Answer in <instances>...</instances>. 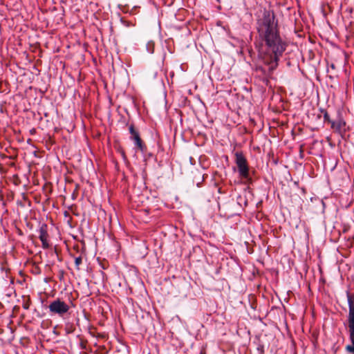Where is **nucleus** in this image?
Returning <instances> with one entry per match:
<instances>
[{"instance_id": "nucleus-1", "label": "nucleus", "mask_w": 354, "mask_h": 354, "mask_svg": "<svg viewBox=\"0 0 354 354\" xmlns=\"http://www.w3.org/2000/svg\"><path fill=\"white\" fill-rule=\"evenodd\" d=\"M257 30L260 37L265 42L262 59L273 71L278 66V62L286 48V44L281 38L274 15L270 11H264L261 19L258 20Z\"/></svg>"}, {"instance_id": "nucleus-2", "label": "nucleus", "mask_w": 354, "mask_h": 354, "mask_svg": "<svg viewBox=\"0 0 354 354\" xmlns=\"http://www.w3.org/2000/svg\"><path fill=\"white\" fill-rule=\"evenodd\" d=\"M346 296L348 305V328L351 344L347 345L345 349L348 353L354 354V295L347 292Z\"/></svg>"}, {"instance_id": "nucleus-3", "label": "nucleus", "mask_w": 354, "mask_h": 354, "mask_svg": "<svg viewBox=\"0 0 354 354\" xmlns=\"http://www.w3.org/2000/svg\"><path fill=\"white\" fill-rule=\"evenodd\" d=\"M49 312L51 315H57L64 317L70 310V306L65 301L60 299H56L50 302L48 306Z\"/></svg>"}, {"instance_id": "nucleus-4", "label": "nucleus", "mask_w": 354, "mask_h": 354, "mask_svg": "<svg viewBox=\"0 0 354 354\" xmlns=\"http://www.w3.org/2000/svg\"><path fill=\"white\" fill-rule=\"evenodd\" d=\"M235 162L238 167L239 176L243 178L249 177V167L247 160L241 152H236Z\"/></svg>"}, {"instance_id": "nucleus-5", "label": "nucleus", "mask_w": 354, "mask_h": 354, "mask_svg": "<svg viewBox=\"0 0 354 354\" xmlns=\"http://www.w3.org/2000/svg\"><path fill=\"white\" fill-rule=\"evenodd\" d=\"M129 132L131 133V140L134 142V144L137 149H138L140 151H145L146 147L142 142L140 134L138 131H136L133 124L129 126Z\"/></svg>"}, {"instance_id": "nucleus-6", "label": "nucleus", "mask_w": 354, "mask_h": 354, "mask_svg": "<svg viewBox=\"0 0 354 354\" xmlns=\"http://www.w3.org/2000/svg\"><path fill=\"white\" fill-rule=\"evenodd\" d=\"M346 123L339 115L336 120L331 121V128L338 133H343L346 131Z\"/></svg>"}, {"instance_id": "nucleus-7", "label": "nucleus", "mask_w": 354, "mask_h": 354, "mask_svg": "<svg viewBox=\"0 0 354 354\" xmlns=\"http://www.w3.org/2000/svg\"><path fill=\"white\" fill-rule=\"evenodd\" d=\"M48 232H47V225L46 224H43L39 230V238L42 243V248L44 249H47L49 248V243L48 241Z\"/></svg>"}, {"instance_id": "nucleus-8", "label": "nucleus", "mask_w": 354, "mask_h": 354, "mask_svg": "<svg viewBox=\"0 0 354 354\" xmlns=\"http://www.w3.org/2000/svg\"><path fill=\"white\" fill-rule=\"evenodd\" d=\"M154 47H155V43L152 40H149L147 42L146 44V50L147 51L150 53V54H152L154 52Z\"/></svg>"}, {"instance_id": "nucleus-9", "label": "nucleus", "mask_w": 354, "mask_h": 354, "mask_svg": "<svg viewBox=\"0 0 354 354\" xmlns=\"http://www.w3.org/2000/svg\"><path fill=\"white\" fill-rule=\"evenodd\" d=\"M82 262V259L81 256L75 258V264L77 269H79V266L81 265Z\"/></svg>"}, {"instance_id": "nucleus-10", "label": "nucleus", "mask_w": 354, "mask_h": 354, "mask_svg": "<svg viewBox=\"0 0 354 354\" xmlns=\"http://www.w3.org/2000/svg\"><path fill=\"white\" fill-rule=\"evenodd\" d=\"M324 120H325V121H327V122H328L329 123H330V124H331V121H332V120L330 119L329 115L328 114V113H327V112H326V113H324Z\"/></svg>"}, {"instance_id": "nucleus-11", "label": "nucleus", "mask_w": 354, "mask_h": 354, "mask_svg": "<svg viewBox=\"0 0 354 354\" xmlns=\"http://www.w3.org/2000/svg\"><path fill=\"white\" fill-rule=\"evenodd\" d=\"M124 23H126V26H128V22H127V21H124Z\"/></svg>"}, {"instance_id": "nucleus-12", "label": "nucleus", "mask_w": 354, "mask_h": 354, "mask_svg": "<svg viewBox=\"0 0 354 354\" xmlns=\"http://www.w3.org/2000/svg\"><path fill=\"white\" fill-rule=\"evenodd\" d=\"M124 23H126V26H128V22H127V21H124Z\"/></svg>"}, {"instance_id": "nucleus-13", "label": "nucleus", "mask_w": 354, "mask_h": 354, "mask_svg": "<svg viewBox=\"0 0 354 354\" xmlns=\"http://www.w3.org/2000/svg\"><path fill=\"white\" fill-rule=\"evenodd\" d=\"M124 23H126V26H128V22H127V21H124Z\"/></svg>"}]
</instances>
